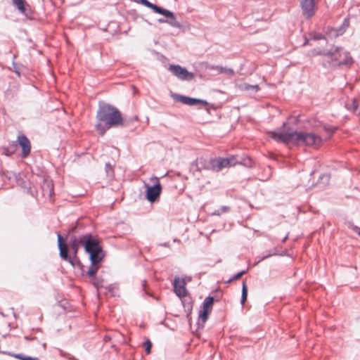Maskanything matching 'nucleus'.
I'll return each instance as SVG.
<instances>
[{
	"instance_id": "1",
	"label": "nucleus",
	"mask_w": 360,
	"mask_h": 360,
	"mask_svg": "<svg viewBox=\"0 0 360 360\" xmlns=\"http://www.w3.org/2000/svg\"><path fill=\"white\" fill-rule=\"evenodd\" d=\"M96 120V129L102 136L112 127L123 125L120 111L115 106L107 103L99 105Z\"/></svg>"
},
{
	"instance_id": "2",
	"label": "nucleus",
	"mask_w": 360,
	"mask_h": 360,
	"mask_svg": "<svg viewBox=\"0 0 360 360\" xmlns=\"http://www.w3.org/2000/svg\"><path fill=\"white\" fill-rule=\"evenodd\" d=\"M85 252L89 255L91 264L93 265L99 264L105 257L99 239L92 235L90 240L86 241Z\"/></svg>"
},
{
	"instance_id": "3",
	"label": "nucleus",
	"mask_w": 360,
	"mask_h": 360,
	"mask_svg": "<svg viewBox=\"0 0 360 360\" xmlns=\"http://www.w3.org/2000/svg\"><path fill=\"white\" fill-rule=\"evenodd\" d=\"M58 246L60 257L63 260L68 262L72 266L79 267L82 270V274H84V266L82 264V262H80L77 257V258H75L73 255L72 257H71L68 255V245L65 243V239L60 233H58Z\"/></svg>"
},
{
	"instance_id": "4",
	"label": "nucleus",
	"mask_w": 360,
	"mask_h": 360,
	"mask_svg": "<svg viewBox=\"0 0 360 360\" xmlns=\"http://www.w3.org/2000/svg\"><path fill=\"white\" fill-rule=\"evenodd\" d=\"M321 143V137L313 132L295 131V144L296 145L319 146Z\"/></svg>"
},
{
	"instance_id": "5",
	"label": "nucleus",
	"mask_w": 360,
	"mask_h": 360,
	"mask_svg": "<svg viewBox=\"0 0 360 360\" xmlns=\"http://www.w3.org/2000/svg\"><path fill=\"white\" fill-rule=\"evenodd\" d=\"M326 54L340 66L350 65L354 63L350 53L341 47H335L334 49L328 51Z\"/></svg>"
},
{
	"instance_id": "6",
	"label": "nucleus",
	"mask_w": 360,
	"mask_h": 360,
	"mask_svg": "<svg viewBox=\"0 0 360 360\" xmlns=\"http://www.w3.org/2000/svg\"><path fill=\"white\" fill-rule=\"evenodd\" d=\"M270 137L277 142L295 144V131L285 132L282 128L278 131H271L269 132Z\"/></svg>"
},
{
	"instance_id": "7",
	"label": "nucleus",
	"mask_w": 360,
	"mask_h": 360,
	"mask_svg": "<svg viewBox=\"0 0 360 360\" xmlns=\"http://www.w3.org/2000/svg\"><path fill=\"white\" fill-rule=\"evenodd\" d=\"M91 236V233H86L79 237L76 236H72L70 237L68 248L70 247V251L75 258H77L78 250L81 245L85 248L86 241L90 240Z\"/></svg>"
},
{
	"instance_id": "8",
	"label": "nucleus",
	"mask_w": 360,
	"mask_h": 360,
	"mask_svg": "<svg viewBox=\"0 0 360 360\" xmlns=\"http://www.w3.org/2000/svg\"><path fill=\"white\" fill-rule=\"evenodd\" d=\"M236 159L235 156H231L229 158H218L212 159L210 161V164L212 170L219 172L224 168L235 166L234 160Z\"/></svg>"
},
{
	"instance_id": "9",
	"label": "nucleus",
	"mask_w": 360,
	"mask_h": 360,
	"mask_svg": "<svg viewBox=\"0 0 360 360\" xmlns=\"http://www.w3.org/2000/svg\"><path fill=\"white\" fill-rule=\"evenodd\" d=\"M214 301V299L212 296H208L204 300L202 305V309L200 311L198 315V324L200 323V321H201L202 324L206 322L208 319L209 314L212 309Z\"/></svg>"
},
{
	"instance_id": "10",
	"label": "nucleus",
	"mask_w": 360,
	"mask_h": 360,
	"mask_svg": "<svg viewBox=\"0 0 360 360\" xmlns=\"http://www.w3.org/2000/svg\"><path fill=\"white\" fill-rule=\"evenodd\" d=\"M169 70L181 80L191 81L194 78L193 73L188 72L179 65H170Z\"/></svg>"
},
{
	"instance_id": "11",
	"label": "nucleus",
	"mask_w": 360,
	"mask_h": 360,
	"mask_svg": "<svg viewBox=\"0 0 360 360\" xmlns=\"http://www.w3.org/2000/svg\"><path fill=\"white\" fill-rule=\"evenodd\" d=\"M154 179L156 181L155 184L153 186H148L146 189V199L150 202L156 201L162 191V186L158 178L154 177Z\"/></svg>"
},
{
	"instance_id": "12",
	"label": "nucleus",
	"mask_w": 360,
	"mask_h": 360,
	"mask_svg": "<svg viewBox=\"0 0 360 360\" xmlns=\"http://www.w3.org/2000/svg\"><path fill=\"white\" fill-rule=\"evenodd\" d=\"M302 14L307 19L312 18L315 13L316 0H300Z\"/></svg>"
},
{
	"instance_id": "13",
	"label": "nucleus",
	"mask_w": 360,
	"mask_h": 360,
	"mask_svg": "<svg viewBox=\"0 0 360 360\" xmlns=\"http://www.w3.org/2000/svg\"><path fill=\"white\" fill-rule=\"evenodd\" d=\"M17 141L22 148L21 157L27 158L31 152V143L25 134H20L17 137Z\"/></svg>"
},
{
	"instance_id": "14",
	"label": "nucleus",
	"mask_w": 360,
	"mask_h": 360,
	"mask_svg": "<svg viewBox=\"0 0 360 360\" xmlns=\"http://www.w3.org/2000/svg\"><path fill=\"white\" fill-rule=\"evenodd\" d=\"M347 26L348 21L347 20H345L342 25L340 26L339 27H327L326 34L328 38L330 39L337 38L339 36L342 35L345 32L346 27Z\"/></svg>"
},
{
	"instance_id": "15",
	"label": "nucleus",
	"mask_w": 360,
	"mask_h": 360,
	"mask_svg": "<svg viewBox=\"0 0 360 360\" xmlns=\"http://www.w3.org/2000/svg\"><path fill=\"white\" fill-rule=\"evenodd\" d=\"M160 11H158L157 13L161 14L168 19H167V23L169 24L170 26L176 28H180L181 27V25L179 22L176 20V16L172 11L165 9L164 8L160 7Z\"/></svg>"
},
{
	"instance_id": "16",
	"label": "nucleus",
	"mask_w": 360,
	"mask_h": 360,
	"mask_svg": "<svg viewBox=\"0 0 360 360\" xmlns=\"http://www.w3.org/2000/svg\"><path fill=\"white\" fill-rule=\"evenodd\" d=\"M174 291L175 294L179 297H183L187 295V290L186 288V282L184 278H175L174 280Z\"/></svg>"
},
{
	"instance_id": "17",
	"label": "nucleus",
	"mask_w": 360,
	"mask_h": 360,
	"mask_svg": "<svg viewBox=\"0 0 360 360\" xmlns=\"http://www.w3.org/2000/svg\"><path fill=\"white\" fill-rule=\"evenodd\" d=\"M236 157V159L234 160L235 165H242L247 167H252L253 162L252 160L248 156H240V155H234Z\"/></svg>"
},
{
	"instance_id": "18",
	"label": "nucleus",
	"mask_w": 360,
	"mask_h": 360,
	"mask_svg": "<svg viewBox=\"0 0 360 360\" xmlns=\"http://www.w3.org/2000/svg\"><path fill=\"white\" fill-rule=\"evenodd\" d=\"M198 104H202L206 106L208 105V103L205 100L187 97L186 105L192 106Z\"/></svg>"
},
{
	"instance_id": "19",
	"label": "nucleus",
	"mask_w": 360,
	"mask_h": 360,
	"mask_svg": "<svg viewBox=\"0 0 360 360\" xmlns=\"http://www.w3.org/2000/svg\"><path fill=\"white\" fill-rule=\"evenodd\" d=\"M345 107L348 110H350L351 112L354 113L357 112L358 110V105L357 102L355 99H351L346 102Z\"/></svg>"
},
{
	"instance_id": "20",
	"label": "nucleus",
	"mask_w": 360,
	"mask_h": 360,
	"mask_svg": "<svg viewBox=\"0 0 360 360\" xmlns=\"http://www.w3.org/2000/svg\"><path fill=\"white\" fill-rule=\"evenodd\" d=\"M13 4L18 9V11L24 14L25 13V0H12Z\"/></svg>"
},
{
	"instance_id": "21",
	"label": "nucleus",
	"mask_w": 360,
	"mask_h": 360,
	"mask_svg": "<svg viewBox=\"0 0 360 360\" xmlns=\"http://www.w3.org/2000/svg\"><path fill=\"white\" fill-rule=\"evenodd\" d=\"M139 4H142V5L145 6L149 8H151L156 13L158 11H160V6L150 3L148 0H140Z\"/></svg>"
},
{
	"instance_id": "22",
	"label": "nucleus",
	"mask_w": 360,
	"mask_h": 360,
	"mask_svg": "<svg viewBox=\"0 0 360 360\" xmlns=\"http://www.w3.org/2000/svg\"><path fill=\"white\" fill-rule=\"evenodd\" d=\"M7 354L9 356H13L15 359H20V360H39V359L37 357L28 356H26V355L22 354H13V353H11V352H8Z\"/></svg>"
},
{
	"instance_id": "23",
	"label": "nucleus",
	"mask_w": 360,
	"mask_h": 360,
	"mask_svg": "<svg viewBox=\"0 0 360 360\" xmlns=\"http://www.w3.org/2000/svg\"><path fill=\"white\" fill-rule=\"evenodd\" d=\"M99 264L93 265L91 264V266L89 267L88 271H86V274L91 278H96V274L98 270Z\"/></svg>"
},
{
	"instance_id": "24",
	"label": "nucleus",
	"mask_w": 360,
	"mask_h": 360,
	"mask_svg": "<svg viewBox=\"0 0 360 360\" xmlns=\"http://www.w3.org/2000/svg\"><path fill=\"white\" fill-rule=\"evenodd\" d=\"M42 189L44 194L46 193L49 196H51L53 193V186L50 182H45L42 186Z\"/></svg>"
},
{
	"instance_id": "25",
	"label": "nucleus",
	"mask_w": 360,
	"mask_h": 360,
	"mask_svg": "<svg viewBox=\"0 0 360 360\" xmlns=\"http://www.w3.org/2000/svg\"><path fill=\"white\" fill-rule=\"evenodd\" d=\"M248 297V288L246 285L245 281H243L242 285V294H241V300L240 303L242 305H244Z\"/></svg>"
},
{
	"instance_id": "26",
	"label": "nucleus",
	"mask_w": 360,
	"mask_h": 360,
	"mask_svg": "<svg viewBox=\"0 0 360 360\" xmlns=\"http://www.w3.org/2000/svg\"><path fill=\"white\" fill-rule=\"evenodd\" d=\"M241 89L244 91H254L257 92L259 89V86L257 84L251 85L246 83H244L241 85Z\"/></svg>"
},
{
	"instance_id": "27",
	"label": "nucleus",
	"mask_w": 360,
	"mask_h": 360,
	"mask_svg": "<svg viewBox=\"0 0 360 360\" xmlns=\"http://www.w3.org/2000/svg\"><path fill=\"white\" fill-rule=\"evenodd\" d=\"M172 97L176 101H179L186 105V100L188 96L179 94H173Z\"/></svg>"
},
{
	"instance_id": "28",
	"label": "nucleus",
	"mask_w": 360,
	"mask_h": 360,
	"mask_svg": "<svg viewBox=\"0 0 360 360\" xmlns=\"http://www.w3.org/2000/svg\"><path fill=\"white\" fill-rule=\"evenodd\" d=\"M143 345L145 347L146 352L148 354L151 352V347H152V342L149 339H147L144 343Z\"/></svg>"
},
{
	"instance_id": "29",
	"label": "nucleus",
	"mask_w": 360,
	"mask_h": 360,
	"mask_svg": "<svg viewBox=\"0 0 360 360\" xmlns=\"http://www.w3.org/2000/svg\"><path fill=\"white\" fill-rule=\"evenodd\" d=\"M246 273V271L245 270H243V271H241L238 273H237L236 274L233 275L232 278H231L228 282H231L233 281H235V280H237L238 278H240L243 275H244Z\"/></svg>"
},
{
	"instance_id": "30",
	"label": "nucleus",
	"mask_w": 360,
	"mask_h": 360,
	"mask_svg": "<svg viewBox=\"0 0 360 360\" xmlns=\"http://www.w3.org/2000/svg\"><path fill=\"white\" fill-rule=\"evenodd\" d=\"M209 70H216L218 73H222L223 67L219 65H209L207 67Z\"/></svg>"
},
{
	"instance_id": "31",
	"label": "nucleus",
	"mask_w": 360,
	"mask_h": 360,
	"mask_svg": "<svg viewBox=\"0 0 360 360\" xmlns=\"http://www.w3.org/2000/svg\"><path fill=\"white\" fill-rule=\"evenodd\" d=\"M105 172L108 176L113 174V169H112V165L110 163L105 164Z\"/></svg>"
},
{
	"instance_id": "32",
	"label": "nucleus",
	"mask_w": 360,
	"mask_h": 360,
	"mask_svg": "<svg viewBox=\"0 0 360 360\" xmlns=\"http://www.w3.org/2000/svg\"><path fill=\"white\" fill-rule=\"evenodd\" d=\"M222 73H226L227 75H233L234 73V72H233V69H231V68L223 67Z\"/></svg>"
},
{
	"instance_id": "33",
	"label": "nucleus",
	"mask_w": 360,
	"mask_h": 360,
	"mask_svg": "<svg viewBox=\"0 0 360 360\" xmlns=\"http://www.w3.org/2000/svg\"><path fill=\"white\" fill-rule=\"evenodd\" d=\"M328 51H317V50H314L313 51V54L314 55H316V56H318V55H321V56H327V53Z\"/></svg>"
},
{
	"instance_id": "34",
	"label": "nucleus",
	"mask_w": 360,
	"mask_h": 360,
	"mask_svg": "<svg viewBox=\"0 0 360 360\" xmlns=\"http://www.w3.org/2000/svg\"><path fill=\"white\" fill-rule=\"evenodd\" d=\"M220 212L222 213H226L230 211V207L229 206H222L219 208Z\"/></svg>"
},
{
	"instance_id": "35",
	"label": "nucleus",
	"mask_w": 360,
	"mask_h": 360,
	"mask_svg": "<svg viewBox=\"0 0 360 360\" xmlns=\"http://www.w3.org/2000/svg\"><path fill=\"white\" fill-rule=\"evenodd\" d=\"M336 128L332 127V126H325L324 127V129L328 132H330V134H332L335 130Z\"/></svg>"
},
{
	"instance_id": "36",
	"label": "nucleus",
	"mask_w": 360,
	"mask_h": 360,
	"mask_svg": "<svg viewBox=\"0 0 360 360\" xmlns=\"http://www.w3.org/2000/svg\"><path fill=\"white\" fill-rule=\"evenodd\" d=\"M325 37L322 34H316L313 37V39L315 40L323 39Z\"/></svg>"
},
{
	"instance_id": "37",
	"label": "nucleus",
	"mask_w": 360,
	"mask_h": 360,
	"mask_svg": "<svg viewBox=\"0 0 360 360\" xmlns=\"http://www.w3.org/2000/svg\"><path fill=\"white\" fill-rule=\"evenodd\" d=\"M221 214V212H220L219 209L217 210H215L213 213H212V215H216V216H219Z\"/></svg>"
},
{
	"instance_id": "38",
	"label": "nucleus",
	"mask_w": 360,
	"mask_h": 360,
	"mask_svg": "<svg viewBox=\"0 0 360 360\" xmlns=\"http://www.w3.org/2000/svg\"><path fill=\"white\" fill-rule=\"evenodd\" d=\"M94 285L96 286V288H99L102 287V285L99 281L95 282Z\"/></svg>"
},
{
	"instance_id": "39",
	"label": "nucleus",
	"mask_w": 360,
	"mask_h": 360,
	"mask_svg": "<svg viewBox=\"0 0 360 360\" xmlns=\"http://www.w3.org/2000/svg\"><path fill=\"white\" fill-rule=\"evenodd\" d=\"M158 21L160 22V23H167V20L166 19H164V18H159L158 20Z\"/></svg>"
},
{
	"instance_id": "40",
	"label": "nucleus",
	"mask_w": 360,
	"mask_h": 360,
	"mask_svg": "<svg viewBox=\"0 0 360 360\" xmlns=\"http://www.w3.org/2000/svg\"><path fill=\"white\" fill-rule=\"evenodd\" d=\"M271 255V254H269V255H267L263 256V257H262L259 260V262H261L262 260H264V259H265L268 258V257H270Z\"/></svg>"
},
{
	"instance_id": "41",
	"label": "nucleus",
	"mask_w": 360,
	"mask_h": 360,
	"mask_svg": "<svg viewBox=\"0 0 360 360\" xmlns=\"http://www.w3.org/2000/svg\"><path fill=\"white\" fill-rule=\"evenodd\" d=\"M14 68H15V72L18 75L20 76V73L19 72V70L16 68L15 67V65L14 64Z\"/></svg>"
},
{
	"instance_id": "42",
	"label": "nucleus",
	"mask_w": 360,
	"mask_h": 360,
	"mask_svg": "<svg viewBox=\"0 0 360 360\" xmlns=\"http://www.w3.org/2000/svg\"><path fill=\"white\" fill-rule=\"evenodd\" d=\"M142 283H143V284H142V285H143V290L146 291L145 288H146V280H143V281H142Z\"/></svg>"
},
{
	"instance_id": "43",
	"label": "nucleus",
	"mask_w": 360,
	"mask_h": 360,
	"mask_svg": "<svg viewBox=\"0 0 360 360\" xmlns=\"http://www.w3.org/2000/svg\"><path fill=\"white\" fill-rule=\"evenodd\" d=\"M287 239V236H285L283 239V242H285Z\"/></svg>"
},
{
	"instance_id": "44",
	"label": "nucleus",
	"mask_w": 360,
	"mask_h": 360,
	"mask_svg": "<svg viewBox=\"0 0 360 360\" xmlns=\"http://www.w3.org/2000/svg\"><path fill=\"white\" fill-rule=\"evenodd\" d=\"M358 235L360 236V229H359V231L357 232Z\"/></svg>"
},
{
	"instance_id": "45",
	"label": "nucleus",
	"mask_w": 360,
	"mask_h": 360,
	"mask_svg": "<svg viewBox=\"0 0 360 360\" xmlns=\"http://www.w3.org/2000/svg\"><path fill=\"white\" fill-rule=\"evenodd\" d=\"M162 245L167 247V243H164Z\"/></svg>"
},
{
	"instance_id": "46",
	"label": "nucleus",
	"mask_w": 360,
	"mask_h": 360,
	"mask_svg": "<svg viewBox=\"0 0 360 360\" xmlns=\"http://www.w3.org/2000/svg\"><path fill=\"white\" fill-rule=\"evenodd\" d=\"M286 125V122L283 123V127H284Z\"/></svg>"
}]
</instances>
